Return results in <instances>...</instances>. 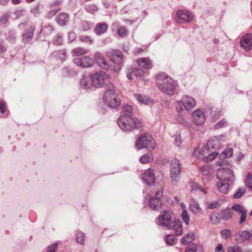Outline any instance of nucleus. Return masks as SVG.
I'll return each mask as SVG.
<instances>
[{
    "label": "nucleus",
    "mask_w": 252,
    "mask_h": 252,
    "mask_svg": "<svg viewBox=\"0 0 252 252\" xmlns=\"http://www.w3.org/2000/svg\"><path fill=\"white\" fill-rule=\"evenodd\" d=\"M160 90L169 95H172L176 88V82L165 73L158 74L156 78Z\"/></svg>",
    "instance_id": "1"
},
{
    "label": "nucleus",
    "mask_w": 252,
    "mask_h": 252,
    "mask_svg": "<svg viewBox=\"0 0 252 252\" xmlns=\"http://www.w3.org/2000/svg\"><path fill=\"white\" fill-rule=\"evenodd\" d=\"M118 125L123 130L130 131L134 128H141L143 122L136 118L121 116L118 119Z\"/></svg>",
    "instance_id": "2"
},
{
    "label": "nucleus",
    "mask_w": 252,
    "mask_h": 252,
    "mask_svg": "<svg viewBox=\"0 0 252 252\" xmlns=\"http://www.w3.org/2000/svg\"><path fill=\"white\" fill-rule=\"evenodd\" d=\"M106 54L110 58L111 62L116 65H111L109 66L110 69L116 73L118 72L122 66L124 56L121 51L114 49H110L107 51Z\"/></svg>",
    "instance_id": "3"
},
{
    "label": "nucleus",
    "mask_w": 252,
    "mask_h": 252,
    "mask_svg": "<svg viewBox=\"0 0 252 252\" xmlns=\"http://www.w3.org/2000/svg\"><path fill=\"white\" fill-rule=\"evenodd\" d=\"M156 146L155 140L150 134H142L136 142L135 146L138 150L146 148L148 150H153Z\"/></svg>",
    "instance_id": "4"
},
{
    "label": "nucleus",
    "mask_w": 252,
    "mask_h": 252,
    "mask_svg": "<svg viewBox=\"0 0 252 252\" xmlns=\"http://www.w3.org/2000/svg\"><path fill=\"white\" fill-rule=\"evenodd\" d=\"M226 162L224 160L217 162V164L220 167L221 169H219L218 171L217 178L219 180L226 181L227 182H232L234 180V172L229 168H224Z\"/></svg>",
    "instance_id": "5"
},
{
    "label": "nucleus",
    "mask_w": 252,
    "mask_h": 252,
    "mask_svg": "<svg viewBox=\"0 0 252 252\" xmlns=\"http://www.w3.org/2000/svg\"><path fill=\"white\" fill-rule=\"evenodd\" d=\"M175 105L178 112H181L184 109L187 110L188 112H190L195 106L196 101L193 97L189 95H184L181 100L176 101Z\"/></svg>",
    "instance_id": "6"
},
{
    "label": "nucleus",
    "mask_w": 252,
    "mask_h": 252,
    "mask_svg": "<svg viewBox=\"0 0 252 252\" xmlns=\"http://www.w3.org/2000/svg\"><path fill=\"white\" fill-rule=\"evenodd\" d=\"M103 99L104 103L108 106L112 108L117 107L121 102L119 99L117 98L112 85L104 93Z\"/></svg>",
    "instance_id": "7"
},
{
    "label": "nucleus",
    "mask_w": 252,
    "mask_h": 252,
    "mask_svg": "<svg viewBox=\"0 0 252 252\" xmlns=\"http://www.w3.org/2000/svg\"><path fill=\"white\" fill-rule=\"evenodd\" d=\"M162 188L160 185H157L154 189L155 196L151 197L149 200L150 207L154 210H159L161 208L162 202L160 198L162 197Z\"/></svg>",
    "instance_id": "8"
},
{
    "label": "nucleus",
    "mask_w": 252,
    "mask_h": 252,
    "mask_svg": "<svg viewBox=\"0 0 252 252\" xmlns=\"http://www.w3.org/2000/svg\"><path fill=\"white\" fill-rule=\"evenodd\" d=\"M181 172V164L179 160L174 158L170 162V178L172 184L175 185L180 179Z\"/></svg>",
    "instance_id": "9"
},
{
    "label": "nucleus",
    "mask_w": 252,
    "mask_h": 252,
    "mask_svg": "<svg viewBox=\"0 0 252 252\" xmlns=\"http://www.w3.org/2000/svg\"><path fill=\"white\" fill-rule=\"evenodd\" d=\"M158 224L166 227L168 229H170L175 224V220L172 212L170 211H162L158 218Z\"/></svg>",
    "instance_id": "10"
},
{
    "label": "nucleus",
    "mask_w": 252,
    "mask_h": 252,
    "mask_svg": "<svg viewBox=\"0 0 252 252\" xmlns=\"http://www.w3.org/2000/svg\"><path fill=\"white\" fill-rule=\"evenodd\" d=\"M109 75L104 71L96 72L90 76L92 84L95 88H101L104 84L105 80L109 78Z\"/></svg>",
    "instance_id": "11"
},
{
    "label": "nucleus",
    "mask_w": 252,
    "mask_h": 252,
    "mask_svg": "<svg viewBox=\"0 0 252 252\" xmlns=\"http://www.w3.org/2000/svg\"><path fill=\"white\" fill-rule=\"evenodd\" d=\"M224 135H220L217 136H214L213 138L210 139L208 141L205 149L207 151L211 150H219L221 147V144L224 142Z\"/></svg>",
    "instance_id": "12"
},
{
    "label": "nucleus",
    "mask_w": 252,
    "mask_h": 252,
    "mask_svg": "<svg viewBox=\"0 0 252 252\" xmlns=\"http://www.w3.org/2000/svg\"><path fill=\"white\" fill-rule=\"evenodd\" d=\"M193 17L191 12L186 10H178L176 13V21L179 24L189 23Z\"/></svg>",
    "instance_id": "13"
},
{
    "label": "nucleus",
    "mask_w": 252,
    "mask_h": 252,
    "mask_svg": "<svg viewBox=\"0 0 252 252\" xmlns=\"http://www.w3.org/2000/svg\"><path fill=\"white\" fill-rule=\"evenodd\" d=\"M35 25V23H31L29 27L24 31L22 35L24 43H28L32 40L34 35Z\"/></svg>",
    "instance_id": "14"
},
{
    "label": "nucleus",
    "mask_w": 252,
    "mask_h": 252,
    "mask_svg": "<svg viewBox=\"0 0 252 252\" xmlns=\"http://www.w3.org/2000/svg\"><path fill=\"white\" fill-rule=\"evenodd\" d=\"M73 62L77 65L80 66L84 68L91 67L94 64L93 60L86 56L74 59Z\"/></svg>",
    "instance_id": "15"
},
{
    "label": "nucleus",
    "mask_w": 252,
    "mask_h": 252,
    "mask_svg": "<svg viewBox=\"0 0 252 252\" xmlns=\"http://www.w3.org/2000/svg\"><path fill=\"white\" fill-rule=\"evenodd\" d=\"M142 178L144 182L148 186H152L155 183V175L153 170L150 168L147 169V171L142 174Z\"/></svg>",
    "instance_id": "16"
},
{
    "label": "nucleus",
    "mask_w": 252,
    "mask_h": 252,
    "mask_svg": "<svg viewBox=\"0 0 252 252\" xmlns=\"http://www.w3.org/2000/svg\"><path fill=\"white\" fill-rule=\"evenodd\" d=\"M232 209L240 215V224L245 221L247 218V211L243 206L238 204H234L232 207Z\"/></svg>",
    "instance_id": "17"
},
{
    "label": "nucleus",
    "mask_w": 252,
    "mask_h": 252,
    "mask_svg": "<svg viewBox=\"0 0 252 252\" xmlns=\"http://www.w3.org/2000/svg\"><path fill=\"white\" fill-rule=\"evenodd\" d=\"M193 122L197 126H201L205 122V118L201 110H196L192 113Z\"/></svg>",
    "instance_id": "18"
},
{
    "label": "nucleus",
    "mask_w": 252,
    "mask_h": 252,
    "mask_svg": "<svg viewBox=\"0 0 252 252\" xmlns=\"http://www.w3.org/2000/svg\"><path fill=\"white\" fill-rule=\"evenodd\" d=\"M241 46L246 51L251 50L252 48V34H248L243 36L241 39Z\"/></svg>",
    "instance_id": "19"
},
{
    "label": "nucleus",
    "mask_w": 252,
    "mask_h": 252,
    "mask_svg": "<svg viewBox=\"0 0 252 252\" xmlns=\"http://www.w3.org/2000/svg\"><path fill=\"white\" fill-rule=\"evenodd\" d=\"M94 58L96 63L102 68L105 70L110 69L109 66L101 53L99 52H96L94 55Z\"/></svg>",
    "instance_id": "20"
},
{
    "label": "nucleus",
    "mask_w": 252,
    "mask_h": 252,
    "mask_svg": "<svg viewBox=\"0 0 252 252\" xmlns=\"http://www.w3.org/2000/svg\"><path fill=\"white\" fill-rule=\"evenodd\" d=\"M137 63L140 67L145 69H151L152 67L151 60L149 58H138Z\"/></svg>",
    "instance_id": "21"
},
{
    "label": "nucleus",
    "mask_w": 252,
    "mask_h": 252,
    "mask_svg": "<svg viewBox=\"0 0 252 252\" xmlns=\"http://www.w3.org/2000/svg\"><path fill=\"white\" fill-rule=\"evenodd\" d=\"M56 20L59 25H65L69 21V15L66 13H60L56 17Z\"/></svg>",
    "instance_id": "22"
},
{
    "label": "nucleus",
    "mask_w": 252,
    "mask_h": 252,
    "mask_svg": "<svg viewBox=\"0 0 252 252\" xmlns=\"http://www.w3.org/2000/svg\"><path fill=\"white\" fill-rule=\"evenodd\" d=\"M108 25L105 23H99L97 24L94 29V32L97 35L103 34L107 30Z\"/></svg>",
    "instance_id": "23"
},
{
    "label": "nucleus",
    "mask_w": 252,
    "mask_h": 252,
    "mask_svg": "<svg viewBox=\"0 0 252 252\" xmlns=\"http://www.w3.org/2000/svg\"><path fill=\"white\" fill-rule=\"evenodd\" d=\"M219 191L222 194H226L228 191L229 183L226 181L219 180L217 184Z\"/></svg>",
    "instance_id": "24"
},
{
    "label": "nucleus",
    "mask_w": 252,
    "mask_h": 252,
    "mask_svg": "<svg viewBox=\"0 0 252 252\" xmlns=\"http://www.w3.org/2000/svg\"><path fill=\"white\" fill-rule=\"evenodd\" d=\"M252 236V233L247 230H243L239 232L236 235V238L240 242L248 240Z\"/></svg>",
    "instance_id": "25"
},
{
    "label": "nucleus",
    "mask_w": 252,
    "mask_h": 252,
    "mask_svg": "<svg viewBox=\"0 0 252 252\" xmlns=\"http://www.w3.org/2000/svg\"><path fill=\"white\" fill-rule=\"evenodd\" d=\"M66 52L64 50H59L54 52L51 55L52 59L60 60L61 61L65 60L66 59Z\"/></svg>",
    "instance_id": "26"
},
{
    "label": "nucleus",
    "mask_w": 252,
    "mask_h": 252,
    "mask_svg": "<svg viewBox=\"0 0 252 252\" xmlns=\"http://www.w3.org/2000/svg\"><path fill=\"white\" fill-rule=\"evenodd\" d=\"M134 96L140 104H147L151 101V99L148 96L143 94H135Z\"/></svg>",
    "instance_id": "27"
},
{
    "label": "nucleus",
    "mask_w": 252,
    "mask_h": 252,
    "mask_svg": "<svg viewBox=\"0 0 252 252\" xmlns=\"http://www.w3.org/2000/svg\"><path fill=\"white\" fill-rule=\"evenodd\" d=\"M189 208L193 213L199 214L202 213V210L199 207L198 203L193 199L190 201Z\"/></svg>",
    "instance_id": "28"
},
{
    "label": "nucleus",
    "mask_w": 252,
    "mask_h": 252,
    "mask_svg": "<svg viewBox=\"0 0 252 252\" xmlns=\"http://www.w3.org/2000/svg\"><path fill=\"white\" fill-rule=\"evenodd\" d=\"M194 239V235L192 232H190L185 235L182 239L181 242L183 244L187 245Z\"/></svg>",
    "instance_id": "29"
},
{
    "label": "nucleus",
    "mask_w": 252,
    "mask_h": 252,
    "mask_svg": "<svg viewBox=\"0 0 252 252\" xmlns=\"http://www.w3.org/2000/svg\"><path fill=\"white\" fill-rule=\"evenodd\" d=\"M170 229L174 230L177 235H180L182 234V225L180 221L175 220V224H174L173 226H172Z\"/></svg>",
    "instance_id": "30"
},
{
    "label": "nucleus",
    "mask_w": 252,
    "mask_h": 252,
    "mask_svg": "<svg viewBox=\"0 0 252 252\" xmlns=\"http://www.w3.org/2000/svg\"><path fill=\"white\" fill-rule=\"evenodd\" d=\"M219 214L221 220H229L232 217V214L229 209L221 210Z\"/></svg>",
    "instance_id": "31"
},
{
    "label": "nucleus",
    "mask_w": 252,
    "mask_h": 252,
    "mask_svg": "<svg viewBox=\"0 0 252 252\" xmlns=\"http://www.w3.org/2000/svg\"><path fill=\"white\" fill-rule=\"evenodd\" d=\"M233 155V150L232 148H226L223 152L220 154L219 158L220 159H224L231 157Z\"/></svg>",
    "instance_id": "32"
},
{
    "label": "nucleus",
    "mask_w": 252,
    "mask_h": 252,
    "mask_svg": "<svg viewBox=\"0 0 252 252\" xmlns=\"http://www.w3.org/2000/svg\"><path fill=\"white\" fill-rule=\"evenodd\" d=\"M131 106L129 105H126L123 107V114L122 116H128L132 117L133 112Z\"/></svg>",
    "instance_id": "33"
},
{
    "label": "nucleus",
    "mask_w": 252,
    "mask_h": 252,
    "mask_svg": "<svg viewBox=\"0 0 252 252\" xmlns=\"http://www.w3.org/2000/svg\"><path fill=\"white\" fill-rule=\"evenodd\" d=\"M164 240L169 245H173L177 242L176 237L173 234L167 235L164 237Z\"/></svg>",
    "instance_id": "34"
},
{
    "label": "nucleus",
    "mask_w": 252,
    "mask_h": 252,
    "mask_svg": "<svg viewBox=\"0 0 252 252\" xmlns=\"http://www.w3.org/2000/svg\"><path fill=\"white\" fill-rule=\"evenodd\" d=\"M80 85L82 87L86 89H92L91 84L85 76L82 77L80 82Z\"/></svg>",
    "instance_id": "35"
},
{
    "label": "nucleus",
    "mask_w": 252,
    "mask_h": 252,
    "mask_svg": "<svg viewBox=\"0 0 252 252\" xmlns=\"http://www.w3.org/2000/svg\"><path fill=\"white\" fill-rule=\"evenodd\" d=\"M88 51L89 50L88 49H84L81 47L74 48L73 51L75 56H79L86 54Z\"/></svg>",
    "instance_id": "36"
},
{
    "label": "nucleus",
    "mask_w": 252,
    "mask_h": 252,
    "mask_svg": "<svg viewBox=\"0 0 252 252\" xmlns=\"http://www.w3.org/2000/svg\"><path fill=\"white\" fill-rule=\"evenodd\" d=\"M86 10L92 14H94L98 10L97 6L94 4H89L85 6Z\"/></svg>",
    "instance_id": "37"
},
{
    "label": "nucleus",
    "mask_w": 252,
    "mask_h": 252,
    "mask_svg": "<svg viewBox=\"0 0 252 252\" xmlns=\"http://www.w3.org/2000/svg\"><path fill=\"white\" fill-rule=\"evenodd\" d=\"M211 222L214 224L219 223L221 220L219 213H214L210 217Z\"/></svg>",
    "instance_id": "38"
},
{
    "label": "nucleus",
    "mask_w": 252,
    "mask_h": 252,
    "mask_svg": "<svg viewBox=\"0 0 252 252\" xmlns=\"http://www.w3.org/2000/svg\"><path fill=\"white\" fill-rule=\"evenodd\" d=\"M153 156L151 154H147L142 156L140 158V161L142 163L149 162L153 160Z\"/></svg>",
    "instance_id": "39"
},
{
    "label": "nucleus",
    "mask_w": 252,
    "mask_h": 252,
    "mask_svg": "<svg viewBox=\"0 0 252 252\" xmlns=\"http://www.w3.org/2000/svg\"><path fill=\"white\" fill-rule=\"evenodd\" d=\"M246 189L244 187L239 188L235 193L233 194V197L235 198H239L241 197L245 192Z\"/></svg>",
    "instance_id": "40"
},
{
    "label": "nucleus",
    "mask_w": 252,
    "mask_h": 252,
    "mask_svg": "<svg viewBox=\"0 0 252 252\" xmlns=\"http://www.w3.org/2000/svg\"><path fill=\"white\" fill-rule=\"evenodd\" d=\"M63 42V35L61 33H58L54 37L53 40V43L55 45H62Z\"/></svg>",
    "instance_id": "41"
},
{
    "label": "nucleus",
    "mask_w": 252,
    "mask_h": 252,
    "mask_svg": "<svg viewBox=\"0 0 252 252\" xmlns=\"http://www.w3.org/2000/svg\"><path fill=\"white\" fill-rule=\"evenodd\" d=\"M16 38V32L13 30H9L8 32L7 39L10 42H13Z\"/></svg>",
    "instance_id": "42"
},
{
    "label": "nucleus",
    "mask_w": 252,
    "mask_h": 252,
    "mask_svg": "<svg viewBox=\"0 0 252 252\" xmlns=\"http://www.w3.org/2000/svg\"><path fill=\"white\" fill-rule=\"evenodd\" d=\"M76 241L80 244L84 243V234L80 231L76 232L75 234Z\"/></svg>",
    "instance_id": "43"
},
{
    "label": "nucleus",
    "mask_w": 252,
    "mask_h": 252,
    "mask_svg": "<svg viewBox=\"0 0 252 252\" xmlns=\"http://www.w3.org/2000/svg\"><path fill=\"white\" fill-rule=\"evenodd\" d=\"M181 216L184 222L186 225H188L189 223L190 218L187 210H183L182 211Z\"/></svg>",
    "instance_id": "44"
},
{
    "label": "nucleus",
    "mask_w": 252,
    "mask_h": 252,
    "mask_svg": "<svg viewBox=\"0 0 252 252\" xmlns=\"http://www.w3.org/2000/svg\"><path fill=\"white\" fill-rule=\"evenodd\" d=\"M53 28L50 25L44 26L43 28L41 29V32L45 35H49L53 31Z\"/></svg>",
    "instance_id": "45"
},
{
    "label": "nucleus",
    "mask_w": 252,
    "mask_h": 252,
    "mask_svg": "<svg viewBox=\"0 0 252 252\" xmlns=\"http://www.w3.org/2000/svg\"><path fill=\"white\" fill-rule=\"evenodd\" d=\"M212 169L211 166L208 164H206L201 168V172L204 176H208Z\"/></svg>",
    "instance_id": "46"
},
{
    "label": "nucleus",
    "mask_w": 252,
    "mask_h": 252,
    "mask_svg": "<svg viewBox=\"0 0 252 252\" xmlns=\"http://www.w3.org/2000/svg\"><path fill=\"white\" fill-rule=\"evenodd\" d=\"M245 184L248 188L252 191V175L249 174L245 180Z\"/></svg>",
    "instance_id": "47"
},
{
    "label": "nucleus",
    "mask_w": 252,
    "mask_h": 252,
    "mask_svg": "<svg viewBox=\"0 0 252 252\" xmlns=\"http://www.w3.org/2000/svg\"><path fill=\"white\" fill-rule=\"evenodd\" d=\"M198 245L196 243H192L186 248V252H196Z\"/></svg>",
    "instance_id": "48"
},
{
    "label": "nucleus",
    "mask_w": 252,
    "mask_h": 252,
    "mask_svg": "<svg viewBox=\"0 0 252 252\" xmlns=\"http://www.w3.org/2000/svg\"><path fill=\"white\" fill-rule=\"evenodd\" d=\"M92 27V25L91 23L89 22H88L86 21H84L82 22L81 23V29L84 31H87L90 30L91 27Z\"/></svg>",
    "instance_id": "49"
},
{
    "label": "nucleus",
    "mask_w": 252,
    "mask_h": 252,
    "mask_svg": "<svg viewBox=\"0 0 252 252\" xmlns=\"http://www.w3.org/2000/svg\"><path fill=\"white\" fill-rule=\"evenodd\" d=\"M218 152L214 151L213 152H212L211 154H208V156L206 158H204V159L207 162L211 161V160H213L216 157V156L218 155Z\"/></svg>",
    "instance_id": "50"
},
{
    "label": "nucleus",
    "mask_w": 252,
    "mask_h": 252,
    "mask_svg": "<svg viewBox=\"0 0 252 252\" xmlns=\"http://www.w3.org/2000/svg\"><path fill=\"white\" fill-rule=\"evenodd\" d=\"M173 138L174 139V143L175 144L178 146L180 147L182 143V140L181 138V137L180 135H174L173 136Z\"/></svg>",
    "instance_id": "51"
},
{
    "label": "nucleus",
    "mask_w": 252,
    "mask_h": 252,
    "mask_svg": "<svg viewBox=\"0 0 252 252\" xmlns=\"http://www.w3.org/2000/svg\"><path fill=\"white\" fill-rule=\"evenodd\" d=\"M226 125V122L225 121V120H221V121H220V122H219L215 125V126H214V128L215 129H218L220 128L224 127Z\"/></svg>",
    "instance_id": "52"
},
{
    "label": "nucleus",
    "mask_w": 252,
    "mask_h": 252,
    "mask_svg": "<svg viewBox=\"0 0 252 252\" xmlns=\"http://www.w3.org/2000/svg\"><path fill=\"white\" fill-rule=\"evenodd\" d=\"M118 33L120 36L122 37L126 36L127 34V31L126 28L124 27H120L118 30Z\"/></svg>",
    "instance_id": "53"
},
{
    "label": "nucleus",
    "mask_w": 252,
    "mask_h": 252,
    "mask_svg": "<svg viewBox=\"0 0 252 252\" xmlns=\"http://www.w3.org/2000/svg\"><path fill=\"white\" fill-rule=\"evenodd\" d=\"M9 19V15L7 14H4L0 18V23L1 24L5 25L7 23Z\"/></svg>",
    "instance_id": "54"
},
{
    "label": "nucleus",
    "mask_w": 252,
    "mask_h": 252,
    "mask_svg": "<svg viewBox=\"0 0 252 252\" xmlns=\"http://www.w3.org/2000/svg\"><path fill=\"white\" fill-rule=\"evenodd\" d=\"M31 12L34 17H38L39 15V6L38 5L34 6L32 8Z\"/></svg>",
    "instance_id": "55"
},
{
    "label": "nucleus",
    "mask_w": 252,
    "mask_h": 252,
    "mask_svg": "<svg viewBox=\"0 0 252 252\" xmlns=\"http://www.w3.org/2000/svg\"><path fill=\"white\" fill-rule=\"evenodd\" d=\"M58 244L56 243L48 246L47 252H56Z\"/></svg>",
    "instance_id": "56"
},
{
    "label": "nucleus",
    "mask_w": 252,
    "mask_h": 252,
    "mask_svg": "<svg viewBox=\"0 0 252 252\" xmlns=\"http://www.w3.org/2000/svg\"><path fill=\"white\" fill-rule=\"evenodd\" d=\"M80 39L81 41L89 43L90 44H91L93 43L92 40L91 39L90 37L87 35H83L80 36Z\"/></svg>",
    "instance_id": "57"
},
{
    "label": "nucleus",
    "mask_w": 252,
    "mask_h": 252,
    "mask_svg": "<svg viewBox=\"0 0 252 252\" xmlns=\"http://www.w3.org/2000/svg\"><path fill=\"white\" fill-rule=\"evenodd\" d=\"M222 237L224 239L228 238L231 234V231L229 229H224L220 231Z\"/></svg>",
    "instance_id": "58"
},
{
    "label": "nucleus",
    "mask_w": 252,
    "mask_h": 252,
    "mask_svg": "<svg viewBox=\"0 0 252 252\" xmlns=\"http://www.w3.org/2000/svg\"><path fill=\"white\" fill-rule=\"evenodd\" d=\"M145 71L140 68H135L133 69V73L136 76H141L144 75Z\"/></svg>",
    "instance_id": "59"
},
{
    "label": "nucleus",
    "mask_w": 252,
    "mask_h": 252,
    "mask_svg": "<svg viewBox=\"0 0 252 252\" xmlns=\"http://www.w3.org/2000/svg\"><path fill=\"white\" fill-rule=\"evenodd\" d=\"M220 205L219 202L214 201L209 204L208 208L210 209H214L220 207Z\"/></svg>",
    "instance_id": "60"
},
{
    "label": "nucleus",
    "mask_w": 252,
    "mask_h": 252,
    "mask_svg": "<svg viewBox=\"0 0 252 252\" xmlns=\"http://www.w3.org/2000/svg\"><path fill=\"white\" fill-rule=\"evenodd\" d=\"M240 248L238 246L229 247L228 248L227 252H240Z\"/></svg>",
    "instance_id": "61"
},
{
    "label": "nucleus",
    "mask_w": 252,
    "mask_h": 252,
    "mask_svg": "<svg viewBox=\"0 0 252 252\" xmlns=\"http://www.w3.org/2000/svg\"><path fill=\"white\" fill-rule=\"evenodd\" d=\"M68 40L72 42L76 38V34L74 32H69L68 35Z\"/></svg>",
    "instance_id": "62"
},
{
    "label": "nucleus",
    "mask_w": 252,
    "mask_h": 252,
    "mask_svg": "<svg viewBox=\"0 0 252 252\" xmlns=\"http://www.w3.org/2000/svg\"><path fill=\"white\" fill-rule=\"evenodd\" d=\"M6 104L3 101H0V111L1 114H3L5 111Z\"/></svg>",
    "instance_id": "63"
},
{
    "label": "nucleus",
    "mask_w": 252,
    "mask_h": 252,
    "mask_svg": "<svg viewBox=\"0 0 252 252\" xmlns=\"http://www.w3.org/2000/svg\"><path fill=\"white\" fill-rule=\"evenodd\" d=\"M215 252H224V250L222 249V245L221 243H219L217 245L215 248Z\"/></svg>",
    "instance_id": "64"
}]
</instances>
